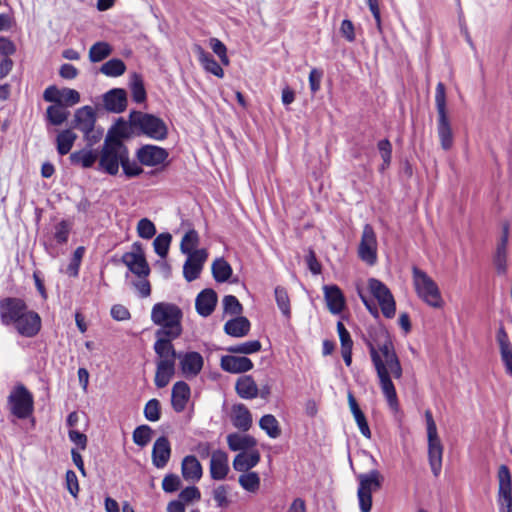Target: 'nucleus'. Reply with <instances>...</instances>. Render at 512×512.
I'll use <instances>...</instances> for the list:
<instances>
[{
    "label": "nucleus",
    "mask_w": 512,
    "mask_h": 512,
    "mask_svg": "<svg viewBox=\"0 0 512 512\" xmlns=\"http://www.w3.org/2000/svg\"><path fill=\"white\" fill-rule=\"evenodd\" d=\"M359 482L357 497L361 512H370L372 508V493L381 489L384 481L383 475L378 470L361 473L357 476Z\"/></svg>",
    "instance_id": "nucleus-8"
},
{
    "label": "nucleus",
    "mask_w": 512,
    "mask_h": 512,
    "mask_svg": "<svg viewBox=\"0 0 512 512\" xmlns=\"http://www.w3.org/2000/svg\"><path fill=\"white\" fill-rule=\"evenodd\" d=\"M250 321L244 316H238L228 320L224 325L227 335L240 338L246 336L250 331Z\"/></svg>",
    "instance_id": "nucleus-33"
},
{
    "label": "nucleus",
    "mask_w": 512,
    "mask_h": 512,
    "mask_svg": "<svg viewBox=\"0 0 512 512\" xmlns=\"http://www.w3.org/2000/svg\"><path fill=\"white\" fill-rule=\"evenodd\" d=\"M77 135L70 129L62 130L57 134L56 147L59 155L68 154L74 145Z\"/></svg>",
    "instance_id": "nucleus-39"
},
{
    "label": "nucleus",
    "mask_w": 512,
    "mask_h": 512,
    "mask_svg": "<svg viewBox=\"0 0 512 512\" xmlns=\"http://www.w3.org/2000/svg\"><path fill=\"white\" fill-rule=\"evenodd\" d=\"M222 370L233 373H245L253 368L252 361L246 356L225 355L221 357Z\"/></svg>",
    "instance_id": "nucleus-21"
},
{
    "label": "nucleus",
    "mask_w": 512,
    "mask_h": 512,
    "mask_svg": "<svg viewBox=\"0 0 512 512\" xmlns=\"http://www.w3.org/2000/svg\"><path fill=\"white\" fill-rule=\"evenodd\" d=\"M85 253V248L83 246H79L76 248V250L73 253V257L67 267V273L70 276L76 277L79 273L80 264L82 261V258Z\"/></svg>",
    "instance_id": "nucleus-57"
},
{
    "label": "nucleus",
    "mask_w": 512,
    "mask_h": 512,
    "mask_svg": "<svg viewBox=\"0 0 512 512\" xmlns=\"http://www.w3.org/2000/svg\"><path fill=\"white\" fill-rule=\"evenodd\" d=\"M380 333L384 337L383 342L375 344L372 341H368L367 346L381 391L389 407L393 411H397L399 402L392 378L400 379L403 374V369L388 334L383 330H381Z\"/></svg>",
    "instance_id": "nucleus-1"
},
{
    "label": "nucleus",
    "mask_w": 512,
    "mask_h": 512,
    "mask_svg": "<svg viewBox=\"0 0 512 512\" xmlns=\"http://www.w3.org/2000/svg\"><path fill=\"white\" fill-rule=\"evenodd\" d=\"M217 304V294L213 289H204L195 300V307L199 315L210 316Z\"/></svg>",
    "instance_id": "nucleus-26"
},
{
    "label": "nucleus",
    "mask_w": 512,
    "mask_h": 512,
    "mask_svg": "<svg viewBox=\"0 0 512 512\" xmlns=\"http://www.w3.org/2000/svg\"><path fill=\"white\" fill-rule=\"evenodd\" d=\"M24 337H34L41 329V318L35 311H26L12 325Z\"/></svg>",
    "instance_id": "nucleus-16"
},
{
    "label": "nucleus",
    "mask_w": 512,
    "mask_h": 512,
    "mask_svg": "<svg viewBox=\"0 0 512 512\" xmlns=\"http://www.w3.org/2000/svg\"><path fill=\"white\" fill-rule=\"evenodd\" d=\"M7 406L15 418L28 419L34 412L33 394L23 384H17L8 395Z\"/></svg>",
    "instance_id": "nucleus-7"
},
{
    "label": "nucleus",
    "mask_w": 512,
    "mask_h": 512,
    "mask_svg": "<svg viewBox=\"0 0 512 512\" xmlns=\"http://www.w3.org/2000/svg\"><path fill=\"white\" fill-rule=\"evenodd\" d=\"M104 107L112 113H121L127 107V94L124 89L114 88L103 95Z\"/></svg>",
    "instance_id": "nucleus-20"
},
{
    "label": "nucleus",
    "mask_w": 512,
    "mask_h": 512,
    "mask_svg": "<svg viewBox=\"0 0 512 512\" xmlns=\"http://www.w3.org/2000/svg\"><path fill=\"white\" fill-rule=\"evenodd\" d=\"M327 307L332 314H339L345 306V298L337 285H326L323 288Z\"/></svg>",
    "instance_id": "nucleus-27"
},
{
    "label": "nucleus",
    "mask_w": 512,
    "mask_h": 512,
    "mask_svg": "<svg viewBox=\"0 0 512 512\" xmlns=\"http://www.w3.org/2000/svg\"><path fill=\"white\" fill-rule=\"evenodd\" d=\"M144 416L150 422H156L160 419L161 409L159 400L151 399L145 404Z\"/></svg>",
    "instance_id": "nucleus-56"
},
{
    "label": "nucleus",
    "mask_w": 512,
    "mask_h": 512,
    "mask_svg": "<svg viewBox=\"0 0 512 512\" xmlns=\"http://www.w3.org/2000/svg\"><path fill=\"white\" fill-rule=\"evenodd\" d=\"M80 102V94L71 88L60 89L59 104L64 107H72Z\"/></svg>",
    "instance_id": "nucleus-53"
},
{
    "label": "nucleus",
    "mask_w": 512,
    "mask_h": 512,
    "mask_svg": "<svg viewBox=\"0 0 512 512\" xmlns=\"http://www.w3.org/2000/svg\"><path fill=\"white\" fill-rule=\"evenodd\" d=\"M428 437V458L431 471L435 477L439 476L442 468L443 445L437 434L427 435Z\"/></svg>",
    "instance_id": "nucleus-19"
},
{
    "label": "nucleus",
    "mask_w": 512,
    "mask_h": 512,
    "mask_svg": "<svg viewBox=\"0 0 512 512\" xmlns=\"http://www.w3.org/2000/svg\"><path fill=\"white\" fill-rule=\"evenodd\" d=\"M261 343L259 340H250L226 348L229 353L249 355L257 353L261 350Z\"/></svg>",
    "instance_id": "nucleus-46"
},
{
    "label": "nucleus",
    "mask_w": 512,
    "mask_h": 512,
    "mask_svg": "<svg viewBox=\"0 0 512 512\" xmlns=\"http://www.w3.org/2000/svg\"><path fill=\"white\" fill-rule=\"evenodd\" d=\"M238 481L240 486L250 493H255L259 490L260 477L256 472H244L239 476Z\"/></svg>",
    "instance_id": "nucleus-51"
},
{
    "label": "nucleus",
    "mask_w": 512,
    "mask_h": 512,
    "mask_svg": "<svg viewBox=\"0 0 512 512\" xmlns=\"http://www.w3.org/2000/svg\"><path fill=\"white\" fill-rule=\"evenodd\" d=\"M509 237V224L504 223L502 227V235L497 244L494 256V266L498 274H505L507 271V243Z\"/></svg>",
    "instance_id": "nucleus-24"
},
{
    "label": "nucleus",
    "mask_w": 512,
    "mask_h": 512,
    "mask_svg": "<svg viewBox=\"0 0 512 512\" xmlns=\"http://www.w3.org/2000/svg\"><path fill=\"white\" fill-rule=\"evenodd\" d=\"M88 147L70 154L69 160L73 165H79L82 168H91L99 159L98 153Z\"/></svg>",
    "instance_id": "nucleus-34"
},
{
    "label": "nucleus",
    "mask_w": 512,
    "mask_h": 512,
    "mask_svg": "<svg viewBox=\"0 0 512 512\" xmlns=\"http://www.w3.org/2000/svg\"><path fill=\"white\" fill-rule=\"evenodd\" d=\"M70 233V224L66 220L60 221L55 226L54 238L59 244H64L68 241Z\"/></svg>",
    "instance_id": "nucleus-59"
},
{
    "label": "nucleus",
    "mask_w": 512,
    "mask_h": 512,
    "mask_svg": "<svg viewBox=\"0 0 512 512\" xmlns=\"http://www.w3.org/2000/svg\"><path fill=\"white\" fill-rule=\"evenodd\" d=\"M213 499L217 507L225 508L229 505L228 489L225 485H220L213 490Z\"/></svg>",
    "instance_id": "nucleus-62"
},
{
    "label": "nucleus",
    "mask_w": 512,
    "mask_h": 512,
    "mask_svg": "<svg viewBox=\"0 0 512 512\" xmlns=\"http://www.w3.org/2000/svg\"><path fill=\"white\" fill-rule=\"evenodd\" d=\"M171 457V445L167 437L161 436L154 442L152 448V463L158 468H164Z\"/></svg>",
    "instance_id": "nucleus-23"
},
{
    "label": "nucleus",
    "mask_w": 512,
    "mask_h": 512,
    "mask_svg": "<svg viewBox=\"0 0 512 512\" xmlns=\"http://www.w3.org/2000/svg\"><path fill=\"white\" fill-rule=\"evenodd\" d=\"M137 233L143 239H151L156 234V227L148 218H142L138 221Z\"/></svg>",
    "instance_id": "nucleus-55"
},
{
    "label": "nucleus",
    "mask_w": 512,
    "mask_h": 512,
    "mask_svg": "<svg viewBox=\"0 0 512 512\" xmlns=\"http://www.w3.org/2000/svg\"><path fill=\"white\" fill-rule=\"evenodd\" d=\"M69 111L63 105H50L46 110V119L53 126L62 125L69 116Z\"/></svg>",
    "instance_id": "nucleus-41"
},
{
    "label": "nucleus",
    "mask_w": 512,
    "mask_h": 512,
    "mask_svg": "<svg viewBox=\"0 0 512 512\" xmlns=\"http://www.w3.org/2000/svg\"><path fill=\"white\" fill-rule=\"evenodd\" d=\"M435 106L437 109V133L443 150H449L453 146V131L447 113L446 89L439 82L435 90Z\"/></svg>",
    "instance_id": "nucleus-6"
},
{
    "label": "nucleus",
    "mask_w": 512,
    "mask_h": 512,
    "mask_svg": "<svg viewBox=\"0 0 512 512\" xmlns=\"http://www.w3.org/2000/svg\"><path fill=\"white\" fill-rule=\"evenodd\" d=\"M153 433V429L146 424L137 426L132 434L133 442L139 447H145L151 441Z\"/></svg>",
    "instance_id": "nucleus-48"
},
{
    "label": "nucleus",
    "mask_w": 512,
    "mask_h": 512,
    "mask_svg": "<svg viewBox=\"0 0 512 512\" xmlns=\"http://www.w3.org/2000/svg\"><path fill=\"white\" fill-rule=\"evenodd\" d=\"M28 308L26 302L17 297H6L0 300V321L4 326H10Z\"/></svg>",
    "instance_id": "nucleus-13"
},
{
    "label": "nucleus",
    "mask_w": 512,
    "mask_h": 512,
    "mask_svg": "<svg viewBox=\"0 0 512 512\" xmlns=\"http://www.w3.org/2000/svg\"><path fill=\"white\" fill-rule=\"evenodd\" d=\"M359 258L369 265H374L377 260V238L373 227L366 224L363 227L361 241L358 247Z\"/></svg>",
    "instance_id": "nucleus-15"
},
{
    "label": "nucleus",
    "mask_w": 512,
    "mask_h": 512,
    "mask_svg": "<svg viewBox=\"0 0 512 512\" xmlns=\"http://www.w3.org/2000/svg\"><path fill=\"white\" fill-rule=\"evenodd\" d=\"M229 472L228 454L222 450H216L211 455L210 475L214 480H223Z\"/></svg>",
    "instance_id": "nucleus-25"
},
{
    "label": "nucleus",
    "mask_w": 512,
    "mask_h": 512,
    "mask_svg": "<svg viewBox=\"0 0 512 512\" xmlns=\"http://www.w3.org/2000/svg\"><path fill=\"white\" fill-rule=\"evenodd\" d=\"M175 339L176 338H172L166 335L156 336V341L153 348L159 358L158 361H168L175 363L179 355V352H176L172 344V341Z\"/></svg>",
    "instance_id": "nucleus-22"
},
{
    "label": "nucleus",
    "mask_w": 512,
    "mask_h": 512,
    "mask_svg": "<svg viewBox=\"0 0 512 512\" xmlns=\"http://www.w3.org/2000/svg\"><path fill=\"white\" fill-rule=\"evenodd\" d=\"M178 360L182 374L188 379L196 377L204 364L202 355L196 351L179 352Z\"/></svg>",
    "instance_id": "nucleus-18"
},
{
    "label": "nucleus",
    "mask_w": 512,
    "mask_h": 512,
    "mask_svg": "<svg viewBox=\"0 0 512 512\" xmlns=\"http://www.w3.org/2000/svg\"><path fill=\"white\" fill-rule=\"evenodd\" d=\"M128 125L131 127L132 132L145 135L157 141L165 140L168 136L166 123L153 114L132 111L129 115L128 123L122 119L118 121L121 135L126 136L128 134L126 131Z\"/></svg>",
    "instance_id": "nucleus-2"
},
{
    "label": "nucleus",
    "mask_w": 512,
    "mask_h": 512,
    "mask_svg": "<svg viewBox=\"0 0 512 512\" xmlns=\"http://www.w3.org/2000/svg\"><path fill=\"white\" fill-rule=\"evenodd\" d=\"M200 498L201 493L196 486H188L179 493V500L183 503L198 501Z\"/></svg>",
    "instance_id": "nucleus-61"
},
{
    "label": "nucleus",
    "mask_w": 512,
    "mask_h": 512,
    "mask_svg": "<svg viewBox=\"0 0 512 512\" xmlns=\"http://www.w3.org/2000/svg\"><path fill=\"white\" fill-rule=\"evenodd\" d=\"M182 317L183 313L177 305L167 302L156 303L151 310L152 322L160 326L155 336L178 338L182 333Z\"/></svg>",
    "instance_id": "nucleus-3"
},
{
    "label": "nucleus",
    "mask_w": 512,
    "mask_h": 512,
    "mask_svg": "<svg viewBox=\"0 0 512 512\" xmlns=\"http://www.w3.org/2000/svg\"><path fill=\"white\" fill-rule=\"evenodd\" d=\"M274 294L278 308L280 309L283 316L289 319L291 317V306L290 298L286 288L282 286H276Z\"/></svg>",
    "instance_id": "nucleus-45"
},
{
    "label": "nucleus",
    "mask_w": 512,
    "mask_h": 512,
    "mask_svg": "<svg viewBox=\"0 0 512 512\" xmlns=\"http://www.w3.org/2000/svg\"><path fill=\"white\" fill-rule=\"evenodd\" d=\"M260 461V453L258 450H251L250 452H240L233 460V468L239 472H249Z\"/></svg>",
    "instance_id": "nucleus-31"
},
{
    "label": "nucleus",
    "mask_w": 512,
    "mask_h": 512,
    "mask_svg": "<svg viewBox=\"0 0 512 512\" xmlns=\"http://www.w3.org/2000/svg\"><path fill=\"white\" fill-rule=\"evenodd\" d=\"M224 312L230 315L240 316L243 312L242 304L233 295H226L222 300Z\"/></svg>",
    "instance_id": "nucleus-52"
},
{
    "label": "nucleus",
    "mask_w": 512,
    "mask_h": 512,
    "mask_svg": "<svg viewBox=\"0 0 512 512\" xmlns=\"http://www.w3.org/2000/svg\"><path fill=\"white\" fill-rule=\"evenodd\" d=\"M172 242V235L168 232L157 235L153 241L155 253L165 259L168 255L169 248Z\"/></svg>",
    "instance_id": "nucleus-49"
},
{
    "label": "nucleus",
    "mask_w": 512,
    "mask_h": 512,
    "mask_svg": "<svg viewBox=\"0 0 512 512\" xmlns=\"http://www.w3.org/2000/svg\"><path fill=\"white\" fill-rule=\"evenodd\" d=\"M259 426L271 438H278L281 434L279 422L272 414L262 416L259 421Z\"/></svg>",
    "instance_id": "nucleus-44"
},
{
    "label": "nucleus",
    "mask_w": 512,
    "mask_h": 512,
    "mask_svg": "<svg viewBox=\"0 0 512 512\" xmlns=\"http://www.w3.org/2000/svg\"><path fill=\"white\" fill-rule=\"evenodd\" d=\"M125 70V63L118 58L110 59L109 61L105 62L100 68V72L109 77L121 76L122 74H124Z\"/></svg>",
    "instance_id": "nucleus-47"
},
{
    "label": "nucleus",
    "mask_w": 512,
    "mask_h": 512,
    "mask_svg": "<svg viewBox=\"0 0 512 512\" xmlns=\"http://www.w3.org/2000/svg\"><path fill=\"white\" fill-rule=\"evenodd\" d=\"M175 373V363L168 361H157L155 373V385L157 388L166 387Z\"/></svg>",
    "instance_id": "nucleus-36"
},
{
    "label": "nucleus",
    "mask_w": 512,
    "mask_h": 512,
    "mask_svg": "<svg viewBox=\"0 0 512 512\" xmlns=\"http://www.w3.org/2000/svg\"><path fill=\"white\" fill-rule=\"evenodd\" d=\"M65 480L68 491L72 496L76 497L79 492V484L75 472L73 470H68L66 472Z\"/></svg>",
    "instance_id": "nucleus-64"
},
{
    "label": "nucleus",
    "mask_w": 512,
    "mask_h": 512,
    "mask_svg": "<svg viewBox=\"0 0 512 512\" xmlns=\"http://www.w3.org/2000/svg\"><path fill=\"white\" fill-rule=\"evenodd\" d=\"M128 153L126 145L119 138L108 135L98 154V169L109 175H116Z\"/></svg>",
    "instance_id": "nucleus-4"
},
{
    "label": "nucleus",
    "mask_w": 512,
    "mask_h": 512,
    "mask_svg": "<svg viewBox=\"0 0 512 512\" xmlns=\"http://www.w3.org/2000/svg\"><path fill=\"white\" fill-rule=\"evenodd\" d=\"M195 51L198 54L200 63L207 72L218 78H222L224 76L223 69L210 53L206 52L201 46H196Z\"/></svg>",
    "instance_id": "nucleus-37"
},
{
    "label": "nucleus",
    "mask_w": 512,
    "mask_h": 512,
    "mask_svg": "<svg viewBox=\"0 0 512 512\" xmlns=\"http://www.w3.org/2000/svg\"><path fill=\"white\" fill-rule=\"evenodd\" d=\"M112 53V48L107 42H96L90 47L89 59L91 62H100Z\"/></svg>",
    "instance_id": "nucleus-50"
},
{
    "label": "nucleus",
    "mask_w": 512,
    "mask_h": 512,
    "mask_svg": "<svg viewBox=\"0 0 512 512\" xmlns=\"http://www.w3.org/2000/svg\"><path fill=\"white\" fill-rule=\"evenodd\" d=\"M231 421L235 428L246 432L252 426V415L244 404H235L232 407Z\"/></svg>",
    "instance_id": "nucleus-30"
},
{
    "label": "nucleus",
    "mask_w": 512,
    "mask_h": 512,
    "mask_svg": "<svg viewBox=\"0 0 512 512\" xmlns=\"http://www.w3.org/2000/svg\"><path fill=\"white\" fill-rule=\"evenodd\" d=\"M227 444L232 451L251 450L257 445L254 437L247 434L231 433L227 436Z\"/></svg>",
    "instance_id": "nucleus-35"
},
{
    "label": "nucleus",
    "mask_w": 512,
    "mask_h": 512,
    "mask_svg": "<svg viewBox=\"0 0 512 512\" xmlns=\"http://www.w3.org/2000/svg\"><path fill=\"white\" fill-rule=\"evenodd\" d=\"M199 241L200 238L198 232L194 229L188 230L182 237L180 243L181 253L185 255L193 254L197 250L196 248L199 245Z\"/></svg>",
    "instance_id": "nucleus-42"
},
{
    "label": "nucleus",
    "mask_w": 512,
    "mask_h": 512,
    "mask_svg": "<svg viewBox=\"0 0 512 512\" xmlns=\"http://www.w3.org/2000/svg\"><path fill=\"white\" fill-rule=\"evenodd\" d=\"M96 114L91 106H83L75 111L74 128L81 131L88 147H93L103 135V130L95 129Z\"/></svg>",
    "instance_id": "nucleus-9"
},
{
    "label": "nucleus",
    "mask_w": 512,
    "mask_h": 512,
    "mask_svg": "<svg viewBox=\"0 0 512 512\" xmlns=\"http://www.w3.org/2000/svg\"><path fill=\"white\" fill-rule=\"evenodd\" d=\"M121 261L128 267L129 271L139 278H146L150 273L142 244L135 242L132 250L122 255Z\"/></svg>",
    "instance_id": "nucleus-11"
},
{
    "label": "nucleus",
    "mask_w": 512,
    "mask_h": 512,
    "mask_svg": "<svg viewBox=\"0 0 512 512\" xmlns=\"http://www.w3.org/2000/svg\"><path fill=\"white\" fill-rule=\"evenodd\" d=\"M498 505L500 512H512V476L506 465H501L497 473Z\"/></svg>",
    "instance_id": "nucleus-12"
},
{
    "label": "nucleus",
    "mask_w": 512,
    "mask_h": 512,
    "mask_svg": "<svg viewBox=\"0 0 512 512\" xmlns=\"http://www.w3.org/2000/svg\"><path fill=\"white\" fill-rule=\"evenodd\" d=\"M191 390L189 385L184 381L176 382L172 387L171 404L173 409L180 413L186 408L190 399Z\"/></svg>",
    "instance_id": "nucleus-28"
},
{
    "label": "nucleus",
    "mask_w": 512,
    "mask_h": 512,
    "mask_svg": "<svg viewBox=\"0 0 512 512\" xmlns=\"http://www.w3.org/2000/svg\"><path fill=\"white\" fill-rule=\"evenodd\" d=\"M348 404H349L350 410L354 416V419L358 425V428H359L361 434L364 437L369 439L371 437V431H370L369 425L367 423L364 413L361 411V409L352 393L348 394Z\"/></svg>",
    "instance_id": "nucleus-38"
},
{
    "label": "nucleus",
    "mask_w": 512,
    "mask_h": 512,
    "mask_svg": "<svg viewBox=\"0 0 512 512\" xmlns=\"http://www.w3.org/2000/svg\"><path fill=\"white\" fill-rule=\"evenodd\" d=\"M136 156L138 161L147 167L163 168L168 165V151L156 145H143L137 150Z\"/></svg>",
    "instance_id": "nucleus-14"
},
{
    "label": "nucleus",
    "mask_w": 512,
    "mask_h": 512,
    "mask_svg": "<svg viewBox=\"0 0 512 512\" xmlns=\"http://www.w3.org/2000/svg\"><path fill=\"white\" fill-rule=\"evenodd\" d=\"M413 286L417 296L433 308H442L444 301L437 283L422 269L412 267Z\"/></svg>",
    "instance_id": "nucleus-5"
},
{
    "label": "nucleus",
    "mask_w": 512,
    "mask_h": 512,
    "mask_svg": "<svg viewBox=\"0 0 512 512\" xmlns=\"http://www.w3.org/2000/svg\"><path fill=\"white\" fill-rule=\"evenodd\" d=\"M207 258L208 252L204 248L187 255V259L183 265V276L186 281L192 282L199 278Z\"/></svg>",
    "instance_id": "nucleus-17"
},
{
    "label": "nucleus",
    "mask_w": 512,
    "mask_h": 512,
    "mask_svg": "<svg viewBox=\"0 0 512 512\" xmlns=\"http://www.w3.org/2000/svg\"><path fill=\"white\" fill-rule=\"evenodd\" d=\"M212 275L219 283L226 282L232 275L231 265L223 258H217L212 263Z\"/></svg>",
    "instance_id": "nucleus-40"
},
{
    "label": "nucleus",
    "mask_w": 512,
    "mask_h": 512,
    "mask_svg": "<svg viewBox=\"0 0 512 512\" xmlns=\"http://www.w3.org/2000/svg\"><path fill=\"white\" fill-rule=\"evenodd\" d=\"M124 174L127 177H135L140 175L143 172L141 166H139L136 162L130 161L129 155L126 156V159L121 164Z\"/></svg>",
    "instance_id": "nucleus-63"
},
{
    "label": "nucleus",
    "mask_w": 512,
    "mask_h": 512,
    "mask_svg": "<svg viewBox=\"0 0 512 512\" xmlns=\"http://www.w3.org/2000/svg\"><path fill=\"white\" fill-rule=\"evenodd\" d=\"M130 89L132 92V98L136 103H142L146 100V90L140 74L133 73L131 75Z\"/></svg>",
    "instance_id": "nucleus-43"
},
{
    "label": "nucleus",
    "mask_w": 512,
    "mask_h": 512,
    "mask_svg": "<svg viewBox=\"0 0 512 512\" xmlns=\"http://www.w3.org/2000/svg\"><path fill=\"white\" fill-rule=\"evenodd\" d=\"M368 289L377 300L382 314L386 318H393L396 313V303L390 289L376 278L368 279Z\"/></svg>",
    "instance_id": "nucleus-10"
},
{
    "label": "nucleus",
    "mask_w": 512,
    "mask_h": 512,
    "mask_svg": "<svg viewBox=\"0 0 512 512\" xmlns=\"http://www.w3.org/2000/svg\"><path fill=\"white\" fill-rule=\"evenodd\" d=\"M181 473L188 482H198L203 474L202 466L193 455L185 456L181 464Z\"/></svg>",
    "instance_id": "nucleus-29"
},
{
    "label": "nucleus",
    "mask_w": 512,
    "mask_h": 512,
    "mask_svg": "<svg viewBox=\"0 0 512 512\" xmlns=\"http://www.w3.org/2000/svg\"><path fill=\"white\" fill-rule=\"evenodd\" d=\"M377 147L383 160L380 170L384 171L391 163L392 145L388 139H383L378 142Z\"/></svg>",
    "instance_id": "nucleus-54"
},
{
    "label": "nucleus",
    "mask_w": 512,
    "mask_h": 512,
    "mask_svg": "<svg viewBox=\"0 0 512 512\" xmlns=\"http://www.w3.org/2000/svg\"><path fill=\"white\" fill-rule=\"evenodd\" d=\"M235 390L243 399H254L259 394L258 386L250 375L239 377L235 384Z\"/></svg>",
    "instance_id": "nucleus-32"
},
{
    "label": "nucleus",
    "mask_w": 512,
    "mask_h": 512,
    "mask_svg": "<svg viewBox=\"0 0 512 512\" xmlns=\"http://www.w3.org/2000/svg\"><path fill=\"white\" fill-rule=\"evenodd\" d=\"M209 44L212 51L219 57L221 63L223 65H228L229 59L227 56L226 46L217 38H211L209 40Z\"/></svg>",
    "instance_id": "nucleus-58"
},
{
    "label": "nucleus",
    "mask_w": 512,
    "mask_h": 512,
    "mask_svg": "<svg viewBox=\"0 0 512 512\" xmlns=\"http://www.w3.org/2000/svg\"><path fill=\"white\" fill-rule=\"evenodd\" d=\"M181 486V479L176 474H168L162 480V489L166 493L176 492Z\"/></svg>",
    "instance_id": "nucleus-60"
}]
</instances>
